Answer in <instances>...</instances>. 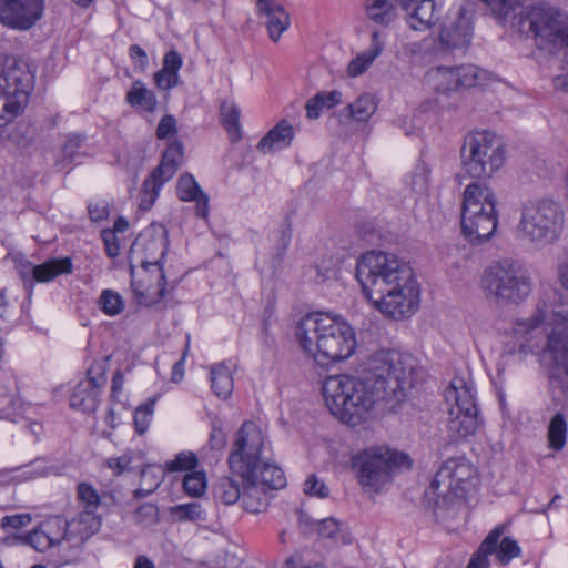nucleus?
I'll use <instances>...</instances> for the list:
<instances>
[{"mask_svg": "<svg viewBox=\"0 0 568 568\" xmlns=\"http://www.w3.org/2000/svg\"><path fill=\"white\" fill-rule=\"evenodd\" d=\"M422 369L416 359L396 349H382L361 365L358 376L347 374L325 378L322 392L332 415L349 426L373 419L386 404L402 403L417 383Z\"/></svg>", "mask_w": 568, "mask_h": 568, "instance_id": "1", "label": "nucleus"}, {"mask_svg": "<svg viewBox=\"0 0 568 568\" xmlns=\"http://www.w3.org/2000/svg\"><path fill=\"white\" fill-rule=\"evenodd\" d=\"M509 352L537 355L555 403L568 400V311L540 300L534 313L513 321Z\"/></svg>", "mask_w": 568, "mask_h": 568, "instance_id": "2", "label": "nucleus"}, {"mask_svg": "<svg viewBox=\"0 0 568 568\" xmlns=\"http://www.w3.org/2000/svg\"><path fill=\"white\" fill-rule=\"evenodd\" d=\"M356 278L365 296L386 316L403 320L419 304V288L413 268L395 254L366 252L356 265Z\"/></svg>", "mask_w": 568, "mask_h": 568, "instance_id": "3", "label": "nucleus"}, {"mask_svg": "<svg viewBox=\"0 0 568 568\" xmlns=\"http://www.w3.org/2000/svg\"><path fill=\"white\" fill-rule=\"evenodd\" d=\"M263 445L262 430L253 422H245L235 433L227 458L230 471L243 481V507L254 514L265 511L272 491L286 485L284 471L278 466L261 460Z\"/></svg>", "mask_w": 568, "mask_h": 568, "instance_id": "4", "label": "nucleus"}, {"mask_svg": "<svg viewBox=\"0 0 568 568\" xmlns=\"http://www.w3.org/2000/svg\"><path fill=\"white\" fill-rule=\"evenodd\" d=\"M295 336L302 351L323 366L348 358L356 348L351 325L327 313H310L302 317Z\"/></svg>", "mask_w": 568, "mask_h": 568, "instance_id": "5", "label": "nucleus"}, {"mask_svg": "<svg viewBox=\"0 0 568 568\" xmlns=\"http://www.w3.org/2000/svg\"><path fill=\"white\" fill-rule=\"evenodd\" d=\"M168 232L164 225L152 223L145 227L134 240L130 248L131 262H136L146 272L155 277V295L151 298V284L143 285L132 281L131 286L135 298L142 305L150 306L162 300L166 294V278L163 271V261L168 252Z\"/></svg>", "mask_w": 568, "mask_h": 568, "instance_id": "6", "label": "nucleus"}, {"mask_svg": "<svg viewBox=\"0 0 568 568\" xmlns=\"http://www.w3.org/2000/svg\"><path fill=\"white\" fill-rule=\"evenodd\" d=\"M485 296L497 304H520L532 291L529 270L518 260L503 258L488 265L481 276Z\"/></svg>", "mask_w": 568, "mask_h": 568, "instance_id": "7", "label": "nucleus"}, {"mask_svg": "<svg viewBox=\"0 0 568 568\" xmlns=\"http://www.w3.org/2000/svg\"><path fill=\"white\" fill-rule=\"evenodd\" d=\"M494 191L479 182L466 186L462 206V231L473 244L487 241L498 224Z\"/></svg>", "mask_w": 568, "mask_h": 568, "instance_id": "8", "label": "nucleus"}, {"mask_svg": "<svg viewBox=\"0 0 568 568\" xmlns=\"http://www.w3.org/2000/svg\"><path fill=\"white\" fill-rule=\"evenodd\" d=\"M33 81L34 75L24 61L0 57V128L23 112Z\"/></svg>", "mask_w": 568, "mask_h": 568, "instance_id": "9", "label": "nucleus"}, {"mask_svg": "<svg viewBox=\"0 0 568 568\" xmlns=\"http://www.w3.org/2000/svg\"><path fill=\"white\" fill-rule=\"evenodd\" d=\"M564 227V212L548 200L526 204L517 225V237L536 248H544L558 240Z\"/></svg>", "mask_w": 568, "mask_h": 568, "instance_id": "10", "label": "nucleus"}, {"mask_svg": "<svg viewBox=\"0 0 568 568\" xmlns=\"http://www.w3.org/2000/svg\"><path fill=\"white\" fill-rule=\"evenodd\" d=\"M462 165L474 179H489L506 162L503 141L488 131L474 132L465 136L460 150Z\"/></svg>", "mask_w": 568, "mask_h": 568, "instance_id": "11", "label": "nucleus"}, {"mask_svg": "<svg viewBox=\"0 0 568 568\" xmlns=\"http://www.w3.org/2000/svg\"><path fill=\"white\" fill-rule=\"evenodd\" d=\"M476 469L464 458H452L445 462L435 474L426 496L434 498V513L454 506L457 498L465 495L466 486L475 478Z\"/></svg>", "mask_w": 568, "mask_h": 568, "instance_id": "12", "label": "nucleus"}, {"mask_svg": "<svg viewBox=\"0 0 568 568\" xmlns=\"http://www.w3.org/2000/svg\"><path fill=\"white\" fill-rule=\"evenodd\" d=\"M409 465L406 454L392 450L385 446L366 448L353 457L352 466L356 471L358 483L363 487L378 490L390 481L394 470Z\"/></svg>", "mask_w": 568, "mask_h": 568, "instance_id": "13", "label": "nucleus"}, {"mask_svg": "<svg viewBox=\"0 0 568 568\" xmlns=\"http://www.w3.org/2000/svg\"><path fill=\"white\" fill-rule=\"evenodd\" d=\"M525 22L540 45L568 47V19L555 7L538 3L525 11Z\"/></svg>", "mask_w": 568, "mask_h": 568, "instance_id": "14", "label": "nucleus"}, {"mask_svg": "<svg viewBox=\"0 0 568 568\" xmlns=\"http://www.w3.org/2000/svg\"><path fill=\"white\" fill-rule=\"evenodd\" d=\"M184 145L181 141L173 140L168 144L162 154L160 164L145 179L141 190L140 207L150 210L159 197L160 190L170 181L183 163Z\"/></svg>", "mask_w": 568, "mask_h": 568, "instance_id": "15", "label": "nucleus"}, {"mask_svg": "<svg viewBox=\"0 0 568 568\" xmlns=\"http://www.w3.org/2000/svg\"><path fill=\"white\" fill-rule=\"evenodd\" d=\"M43 0H0V23L28 30L41 18Z\"/></svg>", "mask_w": 568, "mask_h": 568, "instance_id": "16", "label": "nucleus"}, {"mask_svg": "<svg viewBox=\"0 0 568 568\" xmlns=\"http://www.w3.org/2000/svg\"><path fill=\"white\" fill-rule=\"evenodd\" d=\"M473 32L470 22L465 17H459L450 24L444 26L438 37V45L443 52H453L468 47Z\"/></svg>", "mask_w": 568, "mask_h": 568, "instance_id": "17", "label": "nucleus"}, {"mask_svg": "<svg viewBox=\"0 0 568 568\" xmlns=\"http://www.w3.org/2000/svg\"><path fill=\"white\" fill-rule=\"evenodd\" d=\"M402 7L409 28L415 31L430 29L438 19L434 0H402Z\"/></svg>", "mask_w": 568, "mask_h": 568, "instance_id": "18", "label": "nucleus"}, {"mask_svg": "<svg viewBox=\"0 0 568 568\" xmlns=\"http://www.w3.org/2000/svg\"><path fill=\"white\" fill-rule=\"evenodd\" d=\"M256 7L260 17L265 18L264 23L270 38L277 42L282 33L290 27L288 13L276 0H257Z\"/></svg>", "mask_w": 568, "mask_h": 568, "instance_id": "19", "label": "nucleus"}, {"mask_svg": "<svg viewBox=\"0 0 568 568\" xmlns=\"http://www.w3.org/2000/svg\"><path fill=\"white\" fill-rule=\"evenodd\" d=\"M72 261L70 257L51 258L40 265L26 264L20 270L21 277L27 281L45 283L54 280L58 275L70 274Z\"/></svg>", "mask_w": 568, "mask_h": 568, "instance_id": "20", "label": "nucleus"}, {"mask_svg": "<svg viewBox=\"0 0 568 568\" xmlns=\"http://www.w3.org/2000/svg\"><path fill=\"white\" fill-rule=\"evenodd\" d=\"M445 399L452 403L449 413H478L470 386L460 377H455L445 390Z\"/></svg>", "mask_w": 568, "mask_h": 568, "instance_id": "21", "label": "nucleus"}, {"mask_svg": "<svg viewBox=\"0 0 568 568\" xmlns=\"http://www.w3.org/2000/svg\"><path fill=\"white\" fill-rule=\"evenodd\" d=\"M176 194L181 201L196 203V215L206 219L209 215V196L202 191L192 174H182L176 184Z\"/></svg>", "mask_w": 568, "mask_h": 568, "instance_id": "22", "label": "nucleus"}, {"mask_svg": "<svg viewBox=\"0 0 568 568\" xmlns=\"http://www.w3.org/2000/svg\"><path fill=\"white\" fill-rule=\"evenodd\" d=\"M295 135L294 128L286 121H280L257 144V150L264 154L287 148Z\"/></svg>", "mask_w": 568, "mask_h": 568, "instance_id": "23", "label": "nucleus"}, {"mask_svg": "<svg viewBox=\"0 0 568 568\" xmlns=\"http://www.w3.org/2000/svg\"><path fill=\"white\" fill-rule=\"evenodd\" d=\"M384 47L385 43L381 38V33L378 31L372 32L369 48L349 61L347 74L356 78L366 72L375 59L382 54Z\"/></svg>", "mask_w": 568, "mask_h": 568, "instance_id": "24", "label": "nucleus"}, {"mask_svg": "<svg viewBox=\"0 0 568 568\" xmlns=\"http://www.w3.org/2000/svg\"><path fill=\"white\" fill-rule=\"evenodd\" d=\"M425 80L427 85L438 93L449 94L458 91L455 67L432 68L426 72Z\"/></svg>", "mask_w": 568, "mask_h": 568, "instance_id": "25", "label": "nucleus"}, {"mask_svg": "<svg viewBox=\"0 0 568 568\" xmlns=\"http://www.w3.org/2000/svg\"><path fill=\"white\" fill-rule=\"evenodd\" d=\"M169 514L175 523L201 524L207 520V511L200 501L178 504L169 509Z\"/></svg>", "mask_w": 568, "mask_h": 568, "instance_id": "26", "label": "nucleus"}, {"mask_svg": "<svg viewBox=\"0 0 568 568\" xmlns=\"http://www.w3.org/2000/svg\"><path fill=\"white\" fill-rule=\"evenodd\" d=\"M568 437L567 417L562 412H557L549 420L547 426L548 447L555 452L565 448Z\"/></svg>", "mask_w": 568, "mask_h": 568, "instance_id": "27", "label": "nucleus"}, {"mask_svg": "<svg viewBox=\"0 0 568 568\" xmlns=\"http://www.w3.org/2000/svg\"><path fill=\"white\" fill-rule=\"evenodd\" d=\"M125 101L132 108H139L150 113L156 109L158 104L154 92L149 90L140 80L133 82L132 88L126 93Z\"/></svg>", "mask_w": 568, "mask_h": 568, "instance_id": "28", "label": "nucleus"}, {"mask_svg": "<svg viewBox=\"0 0 568 568\" xmlns=\"http://www.w3.org/2000/svg\"><path fill=\"white\" fill-rule=\"evenodd\" d=\"M503 532V527L498 526L494 528L481 542L478 550L473 555L467 568H487L489 566L488 555L497 550V544Z\"/></svg>", "mask_w": 568, "mask_h": 568, "instance_id": "29", "label": "nucleus"}, {"mask_svg": "<svg viewBox=\"0 0 568 568\" xmlns=\"http://www.w3.org/2000/svg\"><path fill=\"white\" fill-rule=\"evenodd\" d=\"M448 429L457 438L474 435L479 426L478 413H449Z\"/></svg>", "mask_w": 568, "mask_h": 568, "instance_id": "30", "label": "nucleus"}, {"mask_svg": "<svg viewBox=\"0 0 568 568\" xmlns=\"http://www.w3.org/2000/svg\"><path fill=\"white\" fill-rule=\"evenodd\" d=\"M211 387L214 394L226 399L233 392V377L230 368L224 364H217L211 368Z\"/></svg>", "mask_w": 568, "mask_h": 568, "instance_id": "31", "label": "nucleus"}, {"mask_svg": "<svg viewBox=\"0 0 568 568\" xmlns=\"http://www.w3.org/2000/svg\"><path fill=\"white\" fill-rule=\"evenodd\" d=\"M342 102V93L337 90L318 92L306 103L308 119H317L323 110H329Z\"/></svg>", "mask_w": 568, "mask_h": 568, "instance_id": "32", "label": "nucleus"}, {"mask_svg": "<svg viewBox=\"0 0 568 568\" xmlns=\"http://www.w3.org/2000/svg\"><path fill=\"white\" fill-rule=\"evenodd\" d=\"M397 0H368L367 16L376 23L387 26L396 16Z\"/></svg>", "mask_w": 568, "mask_h": 568, "instance_id": "33", "label": "nucleus"}, {"mask_svg": "<svg viewBox=\"0 0 568 568\" xmlns=\"http://www.w3.org/2000/svg\"><path fill=\"white\" fill-rule=\"evenodd\" d=\"M89 384H78L70 397V406L74 409L90 414L94 413L99 405L100 396L90 392Z\"/></svg>", "mask_w": 568, "mask_h": 568, "instance_id": "34", "label": "nucleus"}, {"mask_svg": "<svg viewBox=\"0 0 568 568\" xmlns=\"http://www.w3.org/2000/svg\"><path fill=\"white\" fill-rule=\"evenodd\" d=\"M242 491L240 484L229 476L221 477L213 488L215 499L225 505H233L240 500Z\"/></svg>", "mask_w": 568, "mask_h": 568, "instance_id": "35", "label": "nucleus"}, {"mask_svg": "<svg viewBox=\"0 0 568 568\" xmlns=\"http://www.w3.org/2000/svg\"><path fill=\"white\" fill-rule=\"evenodd\" d=\"M377 102L369 93L359 95L353 103H349L345 111L348 116L357 122L367 121L376 111Z\"/></svg>", "mask_w": 568, "mask_h": 568, "instance_id": "36", "label": "nucleus"}, {"mask_svg": "<svg viewBox=\"0 0 568 568\" xmlns=\"http://www.w3.org/2000/svg\"><path fill=\"white\" fill-rule=\"evenodd\" d=\"M221 123L227 131L231 141L241 139L240 109L233 103L224 101L220 106Z\"/></svg>", "mask_w": 568, "mask_h": 568, "instance_id": "37", "label": "nucleus"}, {"mask_svg": "<svg viewBox=\"0 0 568 568\" xmlns=\"http://www.w3.org/2000/svg\"><path fill=\"white\" fill-rule=\"evenodd\" d=\"M459 89H468L481 84L487 80V71L474 65L465 64L455 67Z\"/></svg>", "mask_w": 568, "mask_h": 568, "instance_id": "38", "label": "nucleus"}, {"mask_svg": "<svg viewBox=\"0 0 568 568\" xmlns=\"http://www.w3.org/2000/svg\"><path fill=\"white\" fill-rule=\"evenodd\" d=\"M24 540L37 551H45L60 542L59 538L52 537L49 531V525H43L29 532Z\"/></svg>", "mask_w": 568, "mask_h": 568, "instance_id": "39", "label": "nucleus"}, {"mask_svg": "<svg viewBox=\"0 0 568 568\" xmlns=\"http://www.w3.org/2000/svg\"><path fill=\"white\" fill-rule=\"evenodd\" d=\"M98 305L108 316L119 315L125 306L123 297L113 290H103L99 296Z\"/></svg>", "mask_w": 568, "mask_h": 568, "instance_id": "40", "label": "nucleus"}, {"mask_svg": "<svg viewBox=\"0 0 568 568\" xmlns=\"http://www.w3.org/2000/svg\"><path fill=\"white\" fill-rule=\"evenodd\" d=\"M77 498L88 516L94 515L100 506V496L98 491L88 483H80L78 485Z\"/></svg>", "mask_w": 568, "mask_h": 568, "instance_id": "41", "label": "nucleus"}, {"mask_svg": "<svg viewBox=\"0 0 568 568\" xmlns=\"http://www.w3.org/2000/svg\"><path fill=\"white\" fill-rule=\"evenodd\" d=\"M155 399H149L146 403L136 407L134 412V426L138 434H144L152 419Z\"/></svg>", "mask_w": 568, "mask_h": 568, "instance_id": "42", "label": "nucleus"}, {"mask_svg": "<svg viewBox=\"0 0 568 568\" xmlns=\"http://www.w3.org/2000/svg\"><path fill=\"white\" fill-rule=\"evenodd\" d=\"M520 547L517 541L511 539L510 537H505L501 541L497 544V550L494 551L496 554L497 559L501 565H507L514 558L520 556Z\"/></svg>", "mask_w": 568, "mask_h": 568, "instance_id": "43", "label": "nucleus"}, {"mask_svg": "<svg viewBox=\"0 0 568 568\" xmlns=\"http://www.w3.org/2000/svg\"><path fill=\"white\" fill-rule=\"evenodd\" d=\"M13 470L21 471L18 476L20 480L36 479L39 477L48 476L51 471V467L47 466L41 459H36L32 463L14 468Z\"/></svg>", "mask_w": 568, "mask_h": 568, "instance_id": "44", "label": "nucleus"}, {"mask_svg": "<svg viewBox=\"0 0 568 568\" xmlns=\"http://www.w3.org/2000/svg\"><path fill=\"white\" fill-rule=\"evenodd\" d=\"M227 442V435L224 432V425L221 418L213 416L211 419V432L209 445L213 450H222Z\"/></svg>", "mask_w": 568, "mask_h": 568, "instance_id": "45", "label": "nucleus"}, {"mask_svg": "<svg viewBox=\"0 0 568 568\" xmlns=\"http://www.w3.org/2000/svg\"><path fill=\"white\" fill-rule=\"evenodd\" d=\"M197 465V457L192 452H182L174 459L166 463V469L173 471H184L194 469Z\"/></svg>", "mask_w": 568, "mask_h": 568, "instance_id": "46", "label": "nucleus"}, {"mask_svg": "<svg viewBox=\"0 0 568 568\" xmlns=\"http://www.w3.org/2000/svg\"><path fill=\"white\" fill-rule=\"evenodd\" d=\"M206 487L204 473L195 471L187 474L183 479V488L185 493L192 497L201 496Z\"/></svg>", "mask_w": 568, "mask_h": 568, "instance_id": "47", "label": "nucleus"}, {"mask_svg": "<svg viewBox=\"0 0 568 568\" xmlns=\"http://www.w3.org/2000/svg\"><path fill=\"white\" fill-rule=\"evenodd\" d=\"M134 519L140 525L144 527H150L158 523L159 509L154 504H143L135 510Z\"/></svg>", "mask_w": 568, "mask_h": 568, "instance_id": "48", "label": "nucleus"}, {"mask_svg": "<svg viewBox=\"0 0 568 568\" xmlns=\"http://www.w3.org/2000/svg\"><path fill=\"white\" fill-rule=\"evenodd\" d=\"M485 2L494 14L500 19H505L510 11L519 6V0H481Z\"/></svg>", "mask_w": 568, "mask_h": 568, "instance_id": "49", "label": "nucleus"}, {"mask_svg": "<svg viewBox=\"0 0 568 568\" xmlns=\"http://www.w3.org/2000/svg\"><path fill=\"white\" fill-rule=\"evenodd\" d=\"M314 525L323 538L334 539L339 532V523L332 517L314 521Z\"/></svg>", "mask_w": 568, "mask_h": 568, "instance_id": "50", "label": "nucleus"}, {"mask_svg": "<svg viewBox=\"0 0 568 568\" xmlns=\"http://www.w3.org/2000/svg\"><path fill=\"white\" fill-rule=\"evenodd\" d=\"M304 493L306 495L316 496L321 498H325L329 494L328 487L315 475H311L304 483Z\"/></svg>", "mask_w": 568, "mask_h": 568, "instance_id": "51", "label": "nucleus"}, {"mask_svg": "<svg viewBox=\"0 0 568 568\" xmlns=\"http://www.w3.org/2000/svg\"><path fill=\"white\" fill-rule=\"evenodd\" d=\"M132 463V456L129 453H125L119 457H111L106 459L105 465L112 469L113 475L120 476L124 471L130 470V465Z\"/></svg>", "mask_w": 568, "mask_h": 568, "instance_id": "52", "label": "nucleus"}, {"mask_svg": "<svg viewBox=\"0 0 568 568\" xmlns=\"http://www.w3.org/2000/svg\"><path fill=\"white\" fill-rule=\"evenodd\" d=\"M178 132L176 120L173 115L166 114L164 115L158 125L156 129V138L160 140L169 139L170 135H173Z\"/></svg>", "mask_w": 568, "mask_h": 568, "instance_id": "53", "label": "nucleus"}, {"mask_svg": "<svg viewBox=\"0 0 568 568\" xmlns=\"http://www.w3.org/2000/svg\"><path fill=\"white\" fill-rule=\"evenodd\" d=\"M32 520V517L30 514H16V515H9L4 516L1 519V528H13L19 529L22 527L28 526Z\"/></svg>", "mask_w": 568, "mask_h": 568, "instance_id": "54", "label": "nucleus"}, {"mask_svg": "<svg viewBox=\"0 0 568 568\" xmlns=\"http://www.w3.org/2000/svg\"><path fill=\"white\" fill-rule=\"evenodd\" d=\"M154 81L160 89L170 90L179 82V73L161 69L154 73Z\"/></svg>", "mask_w": 568, "mask_h": 568, "instance_id": "55", "label": "nucleus"}, {"mask_svg": "<svg viewBox=\"0 0 568 568\" xmlns=\"http://www.w3.org/2000/svg\"><path fill=\"white\" fill-rule=\"evenodd\" d=\"M83 142V138L79 134H72L68 138V140L65 141L64 145H63V149H62V153H63V156L65 160H68L69 162H72L77 154H78V149L81 146Z\"/></svg>", "mask_w": 568, "mask_h": 568, "instance_id": "56", "label": "nucleus"}, {"mask_svg": "<svg viewBox=\"0 0 568 568\" xmlns=\"http://www.w3.org/2000/svg\"><path fill=\"white\" fill-rule=\"evenodd\" d=\"M102 239L105 246V252L109 257H116L120 254V245L118 243L114 231L104 230L102 232Z\"/></svg>", "mask_w": 568, "mask_h": 568, "instance_id": "57", "label": "nucleus"}, {"mask_svg": "<svg viewBox=\"0 0 568 568\" xmlns=\"http://www.w3.org/2000/svg\"><path fill=\"white\" fill-rule=\"evenodd\" d=\"M182 57L175 50H170L165 53L163 58V70L171 71L173 73H178L182 67Z\"/></svg>", "mask_w": 568, "mask_h": 568, "instance_id": "58", "label": "nucleus"}, {"mask_svg": "<svg viewBox=\"0 0 568 568\" xmlns=\"http://www.w3.org/2000/svg\"><path fill=\"white\" fill-rule=\"evenodd\" d=\"M129 55L134 61L135 68L144 71L148 67L149 60L146 52L138 44H132L129 48Z\"/></svg>", "mask_w": 568, "mask_h": 568, "instance_id": "59", "label": "nucleus"}, {"mask_svg": "<svg viewBox=\"0 0 568 568\" xmlns=\"http://www.w3.org/2000/svg\"><path fill=\"white\" fill-rule=\"evenodd\" d=\"M88 213L90 216V220L93 222H101L104 219H106L109 211L108 206L105 204L100 203H90L88 205Z\"/></svg>", "mask_w": 568, "mask_h": 568, "instance_id": "60", "label": "nucleus"}, {"mask_svg": "<svg viewBox=\"0 0 568 568\" xmlns=\"http://www.w3.org/2000/svg\"><path fill=\"white\" fill-rule=\"evenodd\" d=\"M104 382H105V377L103 374H101L98 377H94L91 375V371H89L88 377L84 381L80 382L79 384H89L90 392L95 393L97 395L100 396L101 387L104 384Z\"/></svg>", "mask_w": 568, "mask_h": 568, "instance_id": "61", "label": "nucleus"}, {"mask_svg": "<svg viewBox=\"0 0 568 568\" xmlns=\"http://www.w3.org/2000/svg\"><path fill=\"white\" fill-rule=\"evenodd\" d=\"M292 239L291 230H285L282 232L280 237V246L277 251V258L281 261L285 254L286 248L288 247Z\"/></svg>", "mask_w": 568, "mask_h": 568, "instance_id": "62", "label": "nucleus"}, {"mask_svg": "<svg viewBox=\"0 0 568 568\" xmlns=\"http://www.w3.org/2000/svg\"><path fill=\"white\" fill-rule=\"evenodd\" d=\"M123 384H124V376L120 371H118L112 377V385H111L112 396H115L118 393L122 392Z\"/></svg>", "mask_w": 568, "mask_h": 568, "instance_id": "63", "label": "nucleus"}, {"mask_svg": "<svg viewBox=\"0 0 568 568\" xmlns=\"http://www.w3.org/2000/svg\"><path fill=\"white\" fill-rule=\"evenodd\" d=\"M129 229V222L125 217L123 216H119L114 224H113V229L111 231H114V234L116 233H123L125 232L126 230Z\"/></svg>", "mask_w": 568, "mask_h": 568, "instance_id": "64", "label": "nucleus"}]
</instances>
